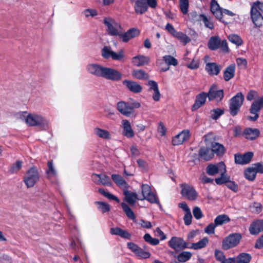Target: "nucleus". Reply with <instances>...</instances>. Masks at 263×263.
I'll return each mask as SVG.
<instances>
[{
	"instance_id": "obj_52",
	"label": "nucleus",
	"mask_w": 263,
	"mask_h": 263,
	"mask_svg": "<svg viewBox=\"0 0 263 263\" xmlns=\"http://www.w3.org/2000/svg\"><path fill=\"white\" fill-rule=\"evenodd\" d=\"M179 5L181 12L183 14H186L189 6V0H179Z\"/></svg>"
},
{
	"instance_id": "obj_6",
	"label": "nucleus",
	"mask_w": 263,
	"mask_h": 263,
	"mask_svg": "<svg viewBox=\"0 0 263 263\" xmlns=\"http://www.w3.org/2000/svg\"><path fill=\"white\" fill-rule=\"evenodd\" d=\"M142 197L140 200H146L151 203H156L160 206L161 204L156 193L152 191L151 186L147 184H142L141 185Z\"/></svg>"
},
{
	"instance_id": "obj_61",
	"label": "nucleus",
	"mask_w": 263,
	"mask_h": 263,
	"mask_svg": "<svg viewBox=\"0 0 263 263\" xmlns=\"http://www.w3.org/2000/svg\"><path fill=\"white\" fill-rule=\"evenodd\" d=\"M111 58L114 60L120 61L124 58V52L122 50L118 53L113 51Z\"/></svg>"
},
{
	"instance_id": "obj_33",
	"label": "nucleus",
	"mask_w": 263,
	"mask_h": 263,
	"mask_svg": "<svg viewBox=\"0 0 263 263\" xmlns=\"http://www.w3.org/2000/svg\"><path fill=\"white\" fill-rule=\"evenodd\" d=\"M235 65L231 64L228 66L224 71L223 78L226 81H228L232 79L235 75Z\"/></svg>"
},
{
	"instance_id": "obj_14",
	"label": "nucleus",
	"mask_w": 263,
	"mask_h": 263,
	"mask_svg": "<svg viewBox=\"0 0 263 263\" xmlns=\"http://www.w3.org/2000/svg\"><path fill=\"white\" fill-rule=\"evenodd\" d=\"M181 187L182 195L190 200H195L198 197V193L195 189L187 184H182Z\"/></svg>"
},
{
	"instance_id": "obj_13",
	"label": "nucleus",
	"mask_w": 263,
	"mask_h": 263,
	"mask_svg": "<svg viewBox=\"0 0 263 263\" xmlns=\"http://www.w3.org/2000/svg\"><path fill=\"white\" fill-rule=\"evenodd\" d=\"M208 99L210 101L216 100L217 102L221 101L224 96V92L223 89H218L217 85H212L206 93Z\"/></svg>"
},
{
	"instance_id": "obj_56",
	"label": "nucleus",
	"mask_w": 263,
	"mask_h": 263,
	"mask_svg": "<svg viewBox=\"0 0 263 263\" xmlns=\"http://www.w3.org/2000/svg\"><path fill=\"white\" fill-rule=\"evenodd\" d=\"M136 255L143 259L148 258L151 256V253L148 251H144L142 248H139Z\"/></svg>"
},
{
	"instance_id": "obj_28",
	"label": "nucleus",
	"mask_w": 263,
	"mask_h": 263,
	"mask_svg": "<svg viewBox=\"0 0 263 263\" xmlns=\"http://www.w3.org/2000/svg\"><path fill=\"white\" fill-rule=\"evenodd\" d=\"M149 61V58L144 55L135 56L132 58V63L137 67L147 65Z\"/></svg>"
},
{
	"instance_id": "obj_30",
	"label": "nucleus",
	"mask_w": 263,
	"mask_h": 263,
	"mask_svg": "<svg viewBox=\"0 0 263 263\" xmlns=\"http://www.w3.org/2000/svg\"><path fill=\"white\" fill-rule=\"evenodd\" d=\"M198 154L201 158L205 161L210 160L214 156L212 149L207 147H201Z\"/></svg>"
},
{
	"instance_id": "obj_15",
	"label": "nucleus",
	"mask_w": 263,
	"mask_h": 263,
	"mask_svg": "<svg viewBox=\"0 0 263 263\" xmlns=\"http://www.w3.org/2000/svg\"><path fill=\"white\" fill-rule=\"evenodd\" d=\"M223 170L224 172H227L226 166L224 162H221L217 164L208 165L206 168V172L210 176H214Z\"/></svg>"
},
{
	"instance_id": "obj_49",
	"label": "nucleus",
	"mask_w": 263,
	"mask_h": 263,
	"mask_svg": "<svg viewBox=\"0 0 263 263\" xmlns=\"http://www.w3.org/2000/svg\"><path fill=\"white\" fill-rule=\"evenodd\" d=\"M228 39L231 42L236 44L237 46L241 45L243 43V41L240 37L236 34H230Z\"/></svg>"
},
{
	"instance_id": "obj_29",
	"label": "nucleus",
	"mask_w": 263,
	"mask_h": 263,
	"mask_svg": "<svg viewBox=\"0 0 263 263\" xmlns=\"http://www.w3.org/2000/svg\"><path fill=\"white\" fill-rule=\"evenodd\" d=\"M111 179L123 191L126 188H128L129 186L127 182L120 175L112 174L111 175Z\"/></svg>"
},
{
	"instance_id": "obj_11",
	"label": "nucleus",
	"mask_w": 263,
	"mask_h": 263,
	"mask_svg": "<svg viewBox=\"0 0 263 263\" xmlns=\"http://www.w3.org/2000/svg\"><path fill=\"white\" fill-rule=\"evenodd\" d=\"M168 246L176 251H180L186 248H190L189 244L178 237L173 236L168 242Z\"/></svg>"
},
{
	"instance_id": "obj_21",
	"label": "nucleus",
	"mask_w": 263,
	"mask_h": 263,
	"mask_svg": "<svg viewBox=\"0 0 263 263\" xmlns=\"http://www.w3.org/2000/svg\"><path fill=\"white\" fill-rule=\"evenodd\" d=\"M121 127L123 128L122 134L123 136L128 138H133L134 135V132L132 129L130 122L127 119H123L121 122Z\"/></svg>"
},
{
	"instance_id": "obj_35",
	"label": "nucleus",
	"mask_w": 263,
	"mask_h": 263,
	"mask_svg": "<svg viewBox=\"0 0 263 263\" xmlns=\"http://www.w3.org/2000/svg\"><path fill=\"white\" fill-rule=\"evenodd\" d=\"M94 134L99 138L109 140L111 139V135L109 131L99 127H96L93 130Z\"/></svg>"
},
{
	"instance_id": "obj_46",
	"label": "nucleus",
	"mask_w": 263,
	"mask_h": 263,
	"mask_svg": "<svg viewBox=\"0 0 263 263\" xmlns=\"http://www.w3.org/2000/svg\"><path fill=\"white\" fill-rule=\"evenodd\" d=\"M198 21H202L206 27L213 29L214 28L213 23L211 21L210 18H209L204 14H200L199 15Z\"/></svg>"
},
{
	"instance_id": "obj_27",
	"label": "nucleus",
	"mask_w": 263,
	"mask_h": 263,
	"mask_svg": "<svg viewBox=\"0 0 263 263\" xmlns=\"http://www.w3.org/2000/svg\"><path fill=\"white\" fill-rule=\"evenodd\" d=\"M146 0H137L134 5L135 12L137 14H142L147 10Z\"/></svg>"
},
{
	"instance_id": "obj_22",
	"label": "nucleus",
	"mask_w": 263,
	"mask_h": 263,
	"mask_svg": "<svg viewBox=\"0 0 263 263\" xmlns=\"http://www.w3.org/2000/svg\"><path fill=\"white\" fill-rule=\"evenodd\" d=\"M260 134L258 128L248 127L244 129L242 135L248 140H254L258 138Z\"/></svg>"
},
{
	"instance_id": "obj_57",
	"label": "nucleus",
	"mask_w": 263,
	"mask_h": 263,
	"mask_svg": "<svg viewBox=\"0 0 263 263\" xmlns=\"http://www.w3.org/2000/svg\"><path fill=\"white\" fill-rule=\"evenodd\" d=\"M252 168L254 170L255 173L257 174V173L262 174L263 173V163L258 162L256 163L253 164L251 166Z\"/></svg>"
},
{
	"instance_id": "obj_24",
	"label": "nucleus",
	"mask_w": 263,
	"mask_h": 263,
	"mask_svg": "<svg viewBox=\"0 0 263 263\" xmlns=\"http://www.w3.org/2000/svg\"><path fill=\"white\" fill-rule=\"evenodd\" d=\"M104 67L97 64H89L87 66V71L91 74L102 77Z\"/></svg>"
},
{
	"instance_id": "obj_44",
	"label": "nucleus",
	"mask_w": 263,
	"mask_h": 263,
	"mask_svg": "<svg viewBox=\"0 0 263 263\" xmlns=\"http://www.w3.org/2000/svg\"><path fill=\"white\" fill-rule=\"evenodd\" d=\"M121 205L123 209V210L129 218L133 220L135 218V216L134 212L127 204L124 202H122L121 203Z\"/></svg>"
},
{
	"instance_id": "obj_26",
	"label": "nucleus",
	"mask_w": 263,
	"mask_h": 263,
	"mask_svg": "<svg viewBox=\"0 0 263 263\" xmlns=\"http://www.w3.org/2000/svg\"><path fill=\"white\" fill-rule=\"evenodd\" d=\"M249 231L252 235H257L263 231V219L253 222L249 228Z\"/></svg>"
},
{
	"instance_id": "obj_8",
	"label": "nucleus",
	"mask_w": 263,
	"mask_h": 263,
	"mask_svg": "<svg viewBox=\"0 0 263 263\" xmlns=\"http://www.w3.org/2000/svg\"><path fill=\"white\" fill-rule=\"evenodd\" d=\"M26 123L30 126H37L45 127L48 125V121L43 117L36 115L29 114L26 118Z\"/></svg>"
},
{
	"instance_id": "obj_54",
	"label": "nucleus",
	"mask_w": 263,
	"mask_h": 263,
	"mask_svg": "<svg viewBox=\"0 0 263 263\" xmlns=\"http://www.w3.org/2000/svg\"><path fill=\"white\" fill-rule=\"evenodd\" d=\"M143 238L145 241L153 246L157 245L159 243V240L158 239L153 238L150 234L148 233L145 234Z\"/></svg>"
},
{
	"instance_id": "obj_7",
	"label": "nucleus",
	"mask_w": 263,
	"mask_h": 263,
	"mask_svg": "<svg viewBox=\"0 0 263 263\" xmlns=\"http://www.w3.org/2000/svg\"><path fill=\"white\" fill-rule=\"evenodd\" d=\"M242 236L239 233H233L226 237L222 241V248L227 250L237 246L239 243Z\"/></svg>"
},
{
	"instance_id": "obj_16",
	"label": "nucleus",
	"mask_w": 263,
	"mask_h": 263,
	"mask_svg": "<svg viewBox=\"0 0 263 263\" xmlns=\"http://www.w3.org/2000/svg\"><path fill=\"white\" fill-rule=\"evenodd\" d=\"M253 157V153L248 152L244 154L237 153L235 155V162L236 164L244 165L249 163Z\"/></svg>"
},
{
	"instance_id": "obj_51",
	"label": "nucleus",
	"mask_w": 263,
	"mask_h": 263,
	"mask_svg": "<svg viewBox=\"0 0 263 263\" xmlns=\"http://www.w3.org/2000/svg\"><path fill=\"white\" fill-rule=\"evenodd\" d=\"M256 175V174L251 166L247 168L245 172V177L250 181H253L255 179Z\"/></svg>"
},
{
	"instance_id": "obj_19",
	"label": "nucleus",
	"mask_w": 263,
	"mask_h": 263,
	"mask_svg": "<svg viewBox=\"0 0 263 263\" xmlns=\"http://www.w3.org/2000/svg\"><path fill=\"white\" fill-rule=\"evenodd\" d=\"M140 33L138 29L133 28L129 29L127 32L123 33L122 29L119 35L120 39L124 42H127L130 39L138 36Z\"/></svg>"
},
{
	"instance_id": "obj_41",
	"label": "nucleus",
	"mask_w": 263,
	"mask_h": 263,
	"mask_svg": "<svg viewBox=\"0 0 263 263\" xmlns=\"http://www.w3.org/2000/svg\"><path fill=\"white\" fill-rule=\"evenodd\" d=\"M209 242V239L206 237H204L199 241L196 243H192V246L189 248L194 250H198L205 247Z\"/></svg>"
},
{
	"instance_id": "obj_5",
	"label": "nucleus",
	"mask_w": 263,
	"mask_h": 263,
	"mask_svg": "<svg viewBox=\"0 0 263 263\" xmlns=\"http://www.w3.org/2000/svg\"><path fill=\"white\" fill-rule=\"evenodd\" d=\"M243 101L244 96L241 92L237 93L230 100L229 108L231 116L234 117L238 114L243 104Z\"/></svg>"
},
{
	"instance_id": "obj_45",
	"label": "nucleus",
	"mask_w": 263,
	"mask_h": 263,
	"mask_svg": "<svg viewBox=\"0 0 263 263\" xmlns=\"http://www.w3.org/2000/svg\"><path fill=\"white\" fill-rule=\"evenodd\" d=\"M121 205L123 209V210L129 218L133 220L135 218V216L134 212L127 204L124 202H122L121 203Z\"/></svg>"
},
{
	"instance_id": "obj_43",
	"label": "nucleus",
	"mask_w": 263,
	"mask_h": 263,
	"mask_svg": "<svg viewBox=\"0 0 263 263\" xmlns=\"http://www.w3.org/2000/svg\"><path fill=\"white\" fill-rule=\"evenodd\" d=\"M192 253L189 251H183L177 256V260L179 262H184L189 260L192 257Z\"/></svg>"
},
{
	"instance_id": "obj_25",
	"label": "nucleus",
	"mask_w": 263,
	"mask_h": 263,
	"mask_svg": "<svg viewBox=\"0 0 263 263\" xmlns=\"http://www.w3.org/2000/svg\"><path fill=\"white\" fill-rule=\"evenodd\" d=\"M123 84L133 92L138 93L142 91V87L136 82L125 80L123 81Z\"/></svg>"
},
{
	"instance_id": "obj_62",
	"label": "nucleus",
	"mask_w": 263,
	"mask_h": 263,
	"mask_svg": "<svg viewBox=\"0 0 263 263\" xmlns=\"http://www.w3.org/2000/svg\"><path fill=\"white\" fill-rule=\"evenodd\" d=\"M165 30L174 37L178 32L173 26L170 23H167L165 26Z\"/></svg>"
},
{
	"instance_id": "obj_34",
	"label": "nucleus",
	"mask_w": 263,
	"mask_h": 263,
	"mask_svg": "<svg viewBox=\"0 0 263 263\" xmlns=\"http://www.w3.org/2000/svg\"><path fill=\"white\" fill-rule=\"evenodd\" d=\"M212 151L213 154H216L217 156H221L225 153L226 149L224 146L218 142H212L211 143Z\"/></svg>"
},
{
	"instance_id": "obj_39",
	"label": "nucleus",
	"mask_w": 263,
	"mask_h": 263,
	"mask_svg": "<svg viewBox=\"0 0 263 263\" xmlns=\"http://www.w3.org/2000/svg\"><path fill=\"white\" fill-rule=\"evenodd\" d=\"M230 221V217L226 214L217 216L214 219V223L217 226L227 223Z\"/></svg>"
},
{
	"instance_id": "obj_55",
	"label": "nucleus",
	"mask_w": 263,
	"mask_h": 263,
	"mask_svg": "<svg viewBox=\"0 0 263 263\" xmlns=\"http://www.w3.org/2000/svg\"><path fill=\"white\" fill-rule=\"evenodd\" d=\"M47 165L48 169L46 171V173L48 175V177L50 178L55 176L57 175V172L53 166L52 161H48Z\"/></svg>"
},
{
	"instance_id": "obj_48",
	"label": "nucleus",
	"mask_w": 263,
	"mask_h": 263,
	"mask_svg": "<svg viewBox=\"0 0 263 263\" xmlns=\"http://www.w3.org/2000/svg\"><path fill=\"white\" fill-rule=\"evenodd\" d=\"M224 114V110L220 108L213 109L210 111V117L213 120H217Z\"/></svg>"
},
{
	"instance_id": "obj_40",
	"label": "nucleus",
	"mask_w": 263,
	"mask_h": 263,
	"mask_svg": "<svg viewBox=\"0 0 263 263\" xmlns=\"http://www.w3.org/2000/svg\"><path fill=\"white\" fill-rule=\"evenodd\" d=\"M220 174V176L215 179V182L218 185L224 183L226 184L227 182L229 181V179H231L230 176L226 174V172H224V170L222 171Z\"/></svg>"
},
{
	"instance_id": "obj_20",
	"label": "nucleus",
	"mask_w": 263,
	"mask_h": 263,
	"mask_svg": "<svg viewBox=\"0 0 263 263\" xmlns=\"http://www.w3.org/2000/svg\"><path fill=\"white\" fill-rule=\"evenodd\" d=\"M128 188L124 189L123 194L125 196L124 200L127 202L130 205H134L137 200H140L141 198H139L136 192H133L129 191Z\"/></svg>"
},
{
	"instance_id": "obj_42",
	"label": "nucleus",
	"mask_w": 263,
	"mask_h": 263,
	"mask_svg": "<svg viewBox=\"0 0 263 263\" xmlns=\"http://www.w3.org/2000/svg\"><path fill=\"white\" fill-rule=\"evenodd\" d=\"M174 37L178 39L184 45L187 44L191 41L190 38L186 34L180 31H178Z\"/></svg>"
},
{
	"instance_id": "obj_12",
	"label": "nucleus",
	"mask_w": 263,
	"mask_h": 263,
	"mask_svg": "<svg viewBox=\"0 0 263 263\" xmlns=\"http://www.w3.org/2000/svg\"><path fill=\"white\" fill-rule=\"evenodd\" d=\"M102 77L108 80L119 81L122 79V74L115 69L104 67Z\"/></svg>"
},
{
	"instance_id": "obj_64",
	"label": "nucleus",
	"mask_w": 263,
	"mask_h": 263,
	"mask_svg": "<svg viewBox=\"0 0 263 263\" xmlns=\"http://www.w3.org/2000/svg\"><path fill=\"white\" fill-rule=\"evenodd\" d=\"M112 51L109 50L107 47H104L102 50V55L105 59L111 57Z\"/></svg>"
},
{
	"instance_id": "obj_18",
	"label": "nucleus",
	"mask_w": 263,
	"mask_h": 263,
	"mask_svg": "<svg viewBox=\"0 0 263 263\" xmlns=\"http://www.w3.org/2000/svg\"><path fill=\"white\" fill-rule=\"evenodd\" d=\"M92 178L93 181L97 184H102L106 186L112 185L110 178L105 174H93L92 175Z\"/></svg>"
},
{
	"instance_id": "obj_36",
	"label": "nucleus",
	"mask_w": 263,
	"mask_h": 263,
	"mask_svg": "<svg viewBox=\"0 0 263 263\" xmlns=\"http://www.w3.org/2000/svg\"><path fill=\"white\" fill-rule=\"evenodd\" d=\"M221 41L218 36H212L208 42V47L212 50H215L219 48Z\"/></svg>"
},
{
	"instance_id": "obj_60",
	"label": "nucleus",
	"mask_w": 263,
	"mask_h": 263,
	"mask_svg": "<svg viewBox=\"0 0 263 263\" xmlns=\"http://www.w3.org/2000/svg\"><path fill=\"white\" fill-rule=\"evenodd\" d=\"M193 213L194 217L196 219H200L203 217L202 212L201 209L198 206H195L193 209Z\"/></svg>"
},
{
	"instance_id": "obj_38",
	"label": "nucleus",
	"mask_w": 263,
	"mask_h": 263,
	"mask_svg": "<svg viewBox=\"0 0 263 263\" xmlns=\"http://www.w3.org/2000/svg\"><path fill=\"white\" fill-rule=\"evenodd\" d=\"M252 258L250 254L241 253L236 258V263H249Z\"/></svg>"
},
{
	"instance_id": "obj_58",
	"label": "nucleus",
	"mask_w": 263,
	"mask_h": 263,
	"mask_svg": "<svg viewBox=\"0 0 263 263\" xmlns=\"http://www.w3.org/2000/svg\"><path fill=\"white\" fill-rule=\"evenodd\" d=\"M22 162L21 161H17L15 163L13 164L10 169L11 173H15L18 172L22 167Z\"/></svg>"
},
{
	"instance_id": "obj_37",
	"label": "nucleus",
	"mask_w": 263,
	"mask_h": 263,
	"mask_svg": "<svg viewBox=\"0 0 263 263\" xmlns=\"http://www.w3.org/2000/svg\"><path fill=\"white\" fill-rule=\"evenodd\" d=\"M132 76L139 80H147L149 79V75L144 70L142 69L134 70L132 71Z\"/></svg>"
},
{
	"instance_id": "obj_59",
	"label": "nucleus",
	"mask_w": 263,
	"mask_h": 263,
	"mask_svg": "<svg viewBox=\"0 0 263 263\" xmlns=\"http://www.w3.org/2000/svg\"><path fill=\"white\" fill-rule=\"evenodd\" d=\"M216 227L215 223H211L205 228L204 232L208 234H213L215 232V229Z\"/></svg>"
},
{
	"instance_id": "obj_2",
	"label": "nucleus",
	"mask_w": 263,
	"mask_h": 263,
	"mask_svg": "<svg viewBox=\"0 0 263 263\" xmlns=\"http://www.w3.org/2000/svg\"><path fill=\"white\" fill-rule=\"evenodd\" d=\"M131 102H126L120 101L117 104V110L126 117H129L134 112V109L139 108L141 106L139 102L131 99Z\"/></svg>"
},
{
	"instance_id": "obj_9",
	"label": "nucleus",
	"mask_w": 263,
	"mask_h": 263,
	"mask_svg": "<svg viewBox=\"0 0 263 263\" xmlns=\"http://www.w3.org/2000/svg\"><path fill=\"white\" fill-rule=\"evenodd\" d=\"M104 24L107 27L106 30L109 35L119 36L122 29L120 24L110 18H105Z\"/></svg>"
},
{
	"instance_id": "obj_10",
	"label": "nucleus",
	"mask_w": 263,
	"mask_h": 263,
	"mask_svg": "<svg viewBox=\"0 0 263 263\" xmlns=\"http://www.w3.org/2000/svg\"><path fill=\"white\" fill-rule=\"evenodd\" d=\"M263 107V97L255 100L250 108V112L254 115V116H248L247 119L251 121H256L259 118L258 112Z\"/></svg>"
},
{
	"instance_id": "obj_23",
	"label": "nucleus",
	"mask_w": 263,
	"mask_h": 263,
	"mask_svg": "<svg viewBox=\"0 0 263 263\" xmlns=\"http://www.w3.org/2000/svg\"><path fill=\"white\" fill-rule=\"evenodd\" d=\"M207 98V93L205 92H202L197 95L196 97L195 103L192 106V110H196L203 106L205 104Z\"/></svg>"
},
{
	"instance_id": "obj_50",
	"label": "nucleus",
	"mask_w": 263,
	"mask_h": 263,
	"mask_svg": "<svg viewBox=\"0 0 263 263\" xmlns=\"http://www.w3.org/2000/svg\"><path fill=\"white\" fill-rule=\"evenodd\" d=\"M163 60L168 66H177L178 65L177 60L173 57L170 55H166L163 57Z\"/></svg>"
},
{
	"instance_id": "obj_53",
	"label": "nucleus",
	"mask_w": 263,
	"mask_h": 263,
	"mask_svg": "<svg viewBox=\"0 0 263 263\" xmlns=\"http://www.w3.org/2000/svg\"><path fill=\"white\" fill-rule=\"evenodd\" d=\"M98 192L109 199L114 200L118 203L120 202V200L118 197L108 192H106L103 189H99Z\"/></svg>"
},
{
	"instance_id": "obj_1",
	"label": "nucleus",
	"mask_w": 263,
	"mask_h": 263,
	"mask_svg": "<svg viewBox=\"0 0 263 263\" xmlns=\"http://www.w3.org/2000/svg\"><path fill=\"white\" fill-rule=\"evenodd\" d=\"M263 3L259 1L254 2L251 6V18L256 27H260L263 23Z\"/></svg>"
},
{
	"instance_id": "obj_31",
	"label": "nucleus",
	"mask_w": 263,
	"mask_h": 263,
	"mask_svg": "<svg viewBox=\"0 0 263 263\" xmlns=\"http://www.w3.org/2000/svg\"><path fill=\"white\" fill-rule=\"evenodd\" d=\"M110 233L112 235H118L127 239H130L131 237V235L127 231L122 230L119 227L111 228Z\"/></svg>"
},
{
	"instance_id": "obj_63",
	"label": "nucleus",
	"mask_w": 263,
	"mask_h": 263,
	"mask_svg": "<svg viewBox=\"0 0 263 263\" xmlns=\"http://www.w3.org/2000/svg\"><path fill=\"white\" fill-rule=\"evenodd\" d=\"M226 186L232 191L236 192L238 190V185L234 181H231L229 179L226 183Z\"/></svg>"
},
{
	"instance_id": "obj_32",
	"label": "nucleus",
	"mask_w": 263,
	"mask_h": 263,
	"mask_svg": "<svg viewBox=\"0 0 263 263\" xmlns=\"http://www.w3.org/2000/svg\"><path fill=\"white\" fill-rule=\"evenodd\" d=\"M205 69L210 75H218L220 71L219 66L216 63H207Z\"/></svg>"
},
{
	"instance_id": "obj_3",
	"label": "nucleus",
	"mask_w": 263,
	"mask_h": 263,
	"mask_svg": "<svg viewBox=\"0 0 263 263\" xmlns=\"http://www.w3.org/2000/svg\"><path fill=\"white\" fill-rule=\"evenodd\" d=\"M210 10L213 15H214L217 20L226 24H229V22L222 18L223 13L231 16L235 15V13L229 10L222 9L216 0H211L210 3Z\"/></svg>"
},
{
	"instance_id": "obj_4",
	"label": "nucleus",
	"mask_w": 263,
	"mask_h": 263,
	"mask_svg": "<svg viewBox=\"0 0 263 263\" xmlns=\"http://www.w3.org/2000/svg\"><path fill=\"white\" fill-rule=\"evenodd\" d=\"M40 175L35 166L30 167L25 173L23 181L27 188L33 187L40 180Z\"/></svg>"
},
{
	"instance_id": "obj_47",
	"label": "nucleus",
	"mask_w": 263,
	"mask_h": 263,
	"mask_svg": "<svg viewBox=\"0 0 263 263\" xmlns=\"http://www.w3.org/2000/svg\"><path fill=\"white\" fill-rule=\"evenodd\" d=\"M95 203L98 205V209L102 213H104L105 212H108L110 210V205L108 203H107L105 202L95 201Z\"/></svg>"
},
{
	"instance_id": "obj_17",
	"label": "nucleus",
	"mask_w": 263,
	"mask_h": 263,
	"mask_svg": "<svg viewBox=\"0 0 263 263\" xmlns=\"http://www.w3.org/2000/svg\"><path fill=\"white\" fill-rule=\"evenodd\" d=\"M190 137V130L187 129L183 130L173 138L172 144L173 145L182 144L184 142L187 141Z\"/></svg>"
}]
</instances>
